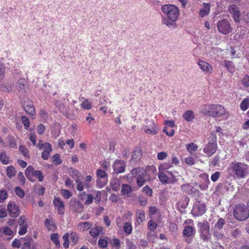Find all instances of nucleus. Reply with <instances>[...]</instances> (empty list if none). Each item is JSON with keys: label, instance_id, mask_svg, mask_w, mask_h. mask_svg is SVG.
Instances as JSON below:
<instances>
[{"label": "nucleus", "instance_id": "79ce46f5", "mask_svg": "<svg viewBox=\"0 0 249 249\" xmlns=\"http://www.w3.org/2000/svg\"><path fill=\"white\" fill-rule=\"evenodd\" d=\"M70 238L71 241L74 244H76L79 241V237L78 235L75 232H71V233Z\"/></svg>", "mask_w": 249, "mask_h": 249}, {"label": "nucleus", "instance_id": "5fc2aeb1", "mask_svg": "<svg viewBox=\"0 0 249 249\" xmlns=\"http://www.w3.org/2000/svg\"><path fill=\"white\" fill-rule=\"evenodd\" d=\"M220 173L218 171L215 172L211 176V179L213 182L216 181L220 177Z\"/></svg>", "mask_w": 249, "mask_h": 249}, {"label": "nucleus", "instance_id": "72a5a7b5", "mask_svg": "<svg viewBox=\"0 0 249 249\" xmlns=\"http://www.w3.org/2000/svg\"><path fill=\"white\" fill-rule=\"evenodd\" d=\"M81 107L85 109L89 110L91 108V104L88 99H85L81 103Z\"/></svg>", "mask_w": 249, "mask_h": 249}, {"label": "nucleus", "instance_id": "cd10ccee", "mask_svg": "<svg viewBox=\"0 0 249 249\" xmlns=\"http://www.w3.org/2000/svg\"><path fill=\"white\" fill-rule=\"evenodd\" d=\"M225 66L227 68L228 71L230 72L233 73L235 71V68L233 63L230 61L225 60L224 62Z\"/></svg>", "mask_w": 249, "mask_h": 249}, {"label": "nucleus", "instance_id": "f3484780", "mask_svg": "<svg viewBox=\"0 0 249 249\" xmlns=\"http://www.w3.org/2000/svg\"><path fill=\"white\" fill-rule=\"evenodd\" d=\"M216 150V144L213 142H209L205 145L203 148V152L206 154L208 157H211L215 153Z\"/></svg>", "mask_w": 249, "mask_h": 249}, {"label": "nucleus", "instance_id": "0eeeda50", "mask_svg": "<svg viewBox=\"0 0 249 249\" xmlns=\"http://www.w3.org/2000/svg\"><path fill=\"white\" fill-rule=\"evenodd\" d=\"M131 174L136 178L137 184L139 187H142L146 182V179L144 178L146 171L142 168H134L131 171Z\"/></svg>", "mask_w": 249, "mask_h": 249}, {"label": "nucleus", "instance_id": "a18cd8bd", "mask_svg": "<svg viewBox=\"0 0 249 249\" xmlns=\"http://www.w3.org/2000/svg\"><path fill=\"white\" fill-rule=\"evenodd\" d=\"M50 148L47 150V151L43 150V152L41 153V157L44 160H47L50 156Z\"/></svg>", "mask_w": 249, "mask_h": 249}, {"label": "nucleus", "instance_id": "de8ad7c7", "mask_svg": "<svg viewBox=\"0 0 249 249\" xmlns=\"http://www.w3.org/2000/svg\"><path fill=\"white\" fill-rule=\"evenodd\" d=\"M61 195L66 199H69L71 196V193L68 190L62 189Z\"/></svg>", "mask_w": 249, "mask_h": 249}, {"label": "nucleus", "instance_id": "8fccbe9b", "mask_svg": "<svg viewBox=\"0 0 249 249\" xmlns=\"http://www.w3.org/2000/svg\"><path fill=\"white\" fill-rule=\"evenodd\" d=\"M157 224L155 221L153 220H150L149 221L148 223V227L150 231H152L155 230L157 228Z\"/></svg>", "mask_w": 249, "mask_h": 249}, {"label": "nucleus", "instance_id": "ddd939ff", "mask_svg": "<svg viewBox=\"0 0 249 249\" xmlns=\"http://www.w3.org/2000/svg\"><path fill=\"white\" fill-rule=\"evenodd\" d=\"M206 205L200 201L196 202L192 211V214L195 216L202 215L206 212Z\"/></svg>", "mask_w": 249, "mask_h": 249}, {"label": "nucleus", "instance_id": "052dcab7", "mask_svg": "<svg viewBox=\"0 0 249 249\" xmlns=\"http://www.w3.org/2000/svg\"><path fill=\"white\" fill-rule=\"evenodd\" d=\"M44 224L48 230L50 231L53 229V225L51 223L49 219H46L44 221Z\"/></svg>", "mask_w": 249, "mask_h": 249}, {"label": "nucleus", "instance_id": "a19ab883", "mask_svg": "<svg viewBox=\"0 0 249 249\" xmlns=\"http://www.w3.org/2000/svg\"><path fill=\"white\" fill-rule=\"evenodd\" d=\"M45 130L46 126L42 124H39L37 126V132L39 135L43 134Z\"/></svg>", "mask_w": 249, "mask_h": 249}, {"label": "nucleus", "instance_id": "4be33fe9", "mask_svg": "<svg viewBox=\"0 0 249 249\" xmlns=\"http://www.w3.org/2000/svg\"><path fill=\"white\" fill-rule=\"evenodd\" d=\"M18 151L23 156L24 158H30L29 151L25 145H20L18 148Z\"/></svg>", "mask_w": 249, "mask_h": 249}, {"label": "nucleus", "instance_id": "f257e3e1", "mask_svg": "<svg viewBox=\"0 0 249 249\" xmlns=\"http://www.w3.org/2000/svg\"><path fill=\"white\" fill-rule=\"evenodd\" d=\"M162 23L168 27H176L179 15L178 7L172 4H164L161 7Z\"/></svg>", "mask_w": 249, "mask_h": 249}, {"label": "nucleus", "instance_id": "1a4fd4ad", "mask_svg": "<svg viewBox=\"0 0 249 249\" xmlns=\"http://www.w3.org/2000/svg\"><path fill=\"white\" fill-rule=\"evenodd\" d=\"M198 227L200 232L201 239L204 241H208L211 237L209 223L207 221L199 223Z\"/></svg>", "mask_w": 249, "mask_h": 249}, {"label": "nucleus", "instance_id": "6e6552de", "mask_svg": "<svg viewBox=\"0 0 249 249\" xmlns=\"http://www.w3.org/2000/svg\"><path fill=\"white\" fill-rule=\"evenodd\" d=\"M25 174L28 179L31 181H34V177H36L39 181H42L44 177L42 172L40 170H35L32 166L27 167Z\"/></svg>", "mask_w": 249, "mask_h": 249}, {"label": "nucleus", "instance_id": "20e7f679", "mask_svg": "<svg viewBox=\"0 0 249 249\" xmlns=\"http://www.w3.org/2000/svg\"><path fill=\"white\" fill-rule=\"evenodd\" d=\"M230 169L232 170L237 178H244L247 176L248 166L244 163L234 161L231 163Z\"/></svg>", "mask_w": 249, "mask_h": 249}, {"label": "nucleus", "instance_id": "603ef678", "mask_svg": "<svg viewBox=\"0 0 249 249\" xmlns=\"http://www.w3.org/2000/svg\"><path fill=\"white\" fill-rule=\"evenodd\" d=\"M53 161L55 162L56 164H60L62 163V160L60 158L59 154H55L53 156L52 158Z\"/></svg>", "mask_w": 249, "mask_h": 249}, {"label": "nucleus", "instance_id": "412c9836", "mask_svg": "<svg viewBox=\"0 0 249 249\" xmlns=\"http://www.w3.org/2000/svg\"><path fill=\"white\" fill-rule=\"evenodd\" d=\"M102 231V228L101 227H95L90 229L89 233L93 237L96 238L100 235Z\"/></svg>", "mask_w": 249, "mask_h": 249}, {"label": "nucleus", "instance_id": "c756f323", "mask_svg": "<svg viewBox=\"0 0 249 249\" xmlns=\"http://www.w3.org/2000/svg\"><path fill=\"white\" fill-rule=\"evenodd\" d=\"M225 224V220L222 218H220L214 225V229L220 230L223 228V225Z\"/></svg>", "mask_w": 249, "mask_h": 249}, {"label": "nucleus", "instance_id": "2eb2a0df", "mask_svg": "<svg viewBox=\"0 0 249 249\" xmlns=\"http://www.w3.org/2000/svg\"><path fill=\"white\" fill-rule=\"evenodd\" d=\"M114 171L117 173H124L125 168V162L123 160H117L113 165Z\"/></svg>", "mask_w": 249, "mask_h": 249}, {"label": "nucleus", "instance_id": "b1692460", "mask_svg": "<svg viewBox=\"0 0 249 249\" xmlns=\"http://www.w3.org/2000/svg\"><path fill=\"white\" fill-rule=\"evenodd\" d=\"M7 209L10 216L12 217H15L16 204H13L12 203H9L7 205Z\"/></svg>", "mask_w": 249, "mask_h": 249}, {"label": "nucleus", "instance_id": "c85d7f7f", "mask_svg": "<svg viewBox=\"0 0 249 249\" xmlns=\"http://www.w3.org/2000/svg\"><path fill=\"white\" fill-rule=\"evenodd\" d=\"M204 6H205V9H201L199 12V16L203 18L205 16L209 14L210 12V7L208 3H204Z\"/></svg>", "mask_w": 249, "mask_h": 249}, {"label": "nucleus", "instance_id": "c03bdc74", "mask_svg": "<svg viewBox=\"0 0 249 249\" xmlns=\"http://www.w3.org/2000/svg\"><path fill=\"white\" fill-rule=\"evenodd\" d=\"M0 160L4 164H7L9 161V159L5 153H1L0 156Z\"/></svg>", "mask_w": 249, "mask_h": 249}, {"label": "nucleus", "instance_id": "338daca9", "mask_svg": "<svg viewBox=\"0 0 249 249\" xmlns=\"http://www.w3.org/2000/svg\"><path fill=\"white\" fill-rule=\"evenodd\" d=\"M138 201L142 206H145L147 203V199L144 196H140Z\"/></svg>", "mask_w": 249, "mask_h": 249}, {"label": "nucleus", "instance_id": "6e6d98bb", "mask_svg": "<svg viewBox=\"0 0 249 249\" xmlns=\"http://www.w3.org/2000/svg\"><path fill=\"white\" fill-rule=\"evenodd\" d=\"M141 157V152L139 151H135L133 153L132 159L134 160H137L140 159Z\"/></svg>", "mask_w": 249, "mask_h": 249}, {"label": "nucleus", "instance_id": "e433bc0d", "mask_svg": "<svg viewBox=\"0 0 249 249\" xmlns=\"http://www.w3.org/2000/svg\"><path fill=\"white\" fill-rule=\"evenodd\" d=\"M198 146L194 143L191 142L187 145V149L188 152L192 153L197 150Z\"/></svg>", "mask_w": 249, "mask_h": 249}, {"label": "nucleus", "instance_id": "f704fd0d", "mask_svg": "<svg viewBox=\"0 0 249 249\" xmlns=\"http://www.w3.org/2000/svg\"><path fill=\"white\" fill-rule=\"evenodd\" d=\"M18 224L19 226H28L27 222V219L24 215L20 216L18 220Z\"/></svg>", "mask_w": 249, "mask_h": 249}, {"label": "nucleus", "instance_id": "ea45409f", "mask_svg": "<svg viewBox=\"0 0 249 249\" xmlns=\"http://www.w3.org/2000/svg\"><path fill=\"white\" fill-rule=\"evenodd\" d=\"M220 162V157L219 155L215 156L210 162V165L213 166H218Z\"/></svg>", "mask_w": 249, "mask_h": 249}, {"label": "nucleus", "instance_id": "c9c22d12", "mask_svg": "<svg viewBox=\"0 0 249 249\" xmlns=\"http://www.w3.org/2000/svg\"><path fill=\"white\" fill-rule=\"evenodd\" d=\"M181 188L184 192L190 194L193 187L189 184H184L181 185Z\"/></svg>", "mask_w": 249, "mask_h": 249}, {"label": "nucleus", "instance_id": "a878e982", "mask_svg": "<svg viewBox=\"0 0 249 249\" xmlns=\"http://www.w3.org/2000/svg\"><path fill=\"white\" fill-rule=\"evenodd\" d=\"M136 218L137 221L140 222H142L145 219V213L141 210H137L136 212Z\"/></svg>", "mask_w": 249, "mask_h": 249}, {"label": "nucleus", "instance_id": "5701e85b", "mask_svg": "<svg viewBox=\"0 0 249 249\" xmlns=\"http://www.w3.org/2000/svg\"><path fill=\"white\" fill-rule=\"evenodd\" d=\"M183 118L187 122L192 121L195 118L194 112L192 110L186 111L183 115Z\"/></svg>", "mask_w": 249, "mask_h": 249}, {"label": "nucleus", "instance_id": "aec40b11", "mask_svg": "<svg viewBox=\"0 0 249 249\" xmlns=\"http://www.w3.org/2000/svg\"><path fill=\"white\" fill-rule=\"evenodd\" d=\"M91 223L89 222H80L77 225V229L81 231H85L90 229Z\"/></svg>", "mask_w": 249, "mask_h": 249}, {"label": "nucleus", "instance_id": "473e14b6", "mask_svg": "<svg viewBox=\"0 0 249 249\" xmlns=\"http://www.w3.org/2000/svg\"><path fill=\"white\" fill-rule=\"evenodd\" d=\"M132 191L130 186L127 184H123L122 187V193L123 195H126L131 192Z\"/></svg>", "mask_w": 249, "mask_h": 249}, {"label": "nucleus", "instance_id": "bf43d9fd", "mask_svg": "<svg viewBox=\"0 0 249 249\" xmlns=\"http://www.w3.org/2000/svg\"><path fill=\"white\" fill-rule=\"evenodd\" d=\"M39 114L40 117L42 118L43 120L46 121L48 118V113L44 109L40 110L39 111Z\"/></svg>", "mask_w": 249, "mask_h": 249}, {"label": "nucleus", "instance_id": "13d9d810", "mask_svg": "<svg viewBox=\"0 0 249 249\" xmlns=\"http://www.w3.org/2000/svg\"><path fill=\"white\" fill-rule=\"evenodd\" d=\"M98 245L100 247L105 248L107 246V242L104 239H100L98 241Z\"/></svg>", "mask_w": 249, "mask_h": 249}, {"label": "nucleus", "instance_id": "9b49d317", "mask_svg": "<svg viewBox=\"0 0 249 249\" xmlns=\"http://www.w3.org/2000/svg\"><path fill=\"white\" fill-rule=\"evenodd\" d=\"M218 31L223 35H228L231 33L232 28L230 22L226 19H221L217 23Z\"/></svg>", "mask_w": 249, "mask_h": 249}, {"label": "nucleus", "instance_id": "a211bd4d", "mask_svg": "<svg viewBox=\"0 0 249 249\" xmlns=\"http://www.w3.org/2000/svg\"><path fill=\"white\" fill-rule=\"evenodd\" d=\"M197 64L201 71L205 74H210L212 72V67L208 63L202 60H198Z\"/></svg>", "mask_w": 249, "mask_h": 249}, {"label": "nucleus", "instance_id": "393cba45", "mask_svg": "<svg viewBox=\"0 0 249 249\" xmlns=\"http://www.w3.org/2000/svg\"><path fill=\"white\" fill-rule=\"evenodd\" d=\"M240 109L245 111L249 107V97L245 98L241 103L240 105Z\"/></svg>", "mask_w": 249, "mask_h": 249}, {"label": "nucleus", "instance_id": "6ab92c4d", "mask_svg": "<svg viewBox=\"0 0 249 249\" xmlns=\"http://www.w3.org/2000/svg\"><path fill=\"white\" fill-rule=\"evenodd\" d=\"M196 230L194 226L191 225L184 226L183 235L184 237H190L195 234Z\"/></svg>", "mask_w": 249, "mask_h": 249}, {"label": "nucleus", "instance_id": "7ed1b4c3", "mask_svg": "<svg viewBox=\"0 0 249 249\" xmlns=\"http://www.w3.org/2000/svg\"><path fill=\"white\" fill-rule=\"evenodd\" d=\"M172 165L169 163H164L158 167V178L162 184H174L178 179L172 171L168 170Z\"/></svg>", "mask_w": 249, "mask_h": 249}, {"label": "nucleus", "instance_id": "680f3d73", "mask_svg": "<svg viewBox=\"0 0 249 249\" xmlns=\"http://www.w3.org/2000/svg\"><path fill=\"white\" fill-rule=\"evenodd\" d=\"M108 103L109 104H111L112 102L108 99V98L106 96L103 97V98L101 99V100L99 101L100 105H105Z\"/></svg>", "mask_w": 249, "mask_h": 249}, {"label": "nucleus", "instance_id": "49530a36", "mask_svg": "<svg viewBox=\"0 0 249 249\" xmlns=\"http://www.w3.org/2000/svg\"><path fill=\"white\" fill-rule=\"evenodd\" d=\"M28 226H19L18 233L19 235L25 234L27 231V228Z\"/></svg>", "mask_w": 249, "mask_h": 249}, {"label": "nucleus", "instance_id": "69168bd1", "mask_svg": "<svg viewBox=\"0 0 249 249\" xmlns=\"http://www.w3.org/2000/svg\"><path fill=\"white\" fill-rule=\"evenodd\" d=\"M126 249H135L136 247L132 241L127 240L126 242Z\"/></svg>", "mask_w": 249, "mask_h": 249}, {"label": "nucleus", "instance_id": "2f4dec72", "mask_svg": "<svg viewBox=\"0 0 249 249\" xmlns=\"http://www.w3.org/2000/svg\"><path fill=\"white\" fill-rule=\"evenodd\" d=\"M16 174L15 168L13 166H9L6 169V175L8 177L11 178L12 177H14Z\"/></svg>", "mask_w": 249, "mask_h": 249}, {"label": "nucleus", "instance_id": "39448f33", "mask_svg": "<svg viewBox=\"0 0 249 249\" xmlns=\"http://www.w3.org/2000/svg\"><path fill=\"white\" fill-rule=\"evenodd\" d=\"M233 215L238 220H245L249 217V209L244 204H237L234 208Z\"/></svg>", "mask_w": 249, "mask_h": 249}, {"label": "nucleus", "instance_id": "f8f14e48", "mask_svg": "<svg viewBox=\"0 0 249 249\" xmlns=\"http://www.w3.org/2000/svg\"><path fill=\"white\" fill-rule=\"evenodd\" d=\"M97 186L100 188L105 186L107 182V174L103 170L99 169L97 171Z\"/></svg>", "mask_w": 249, "mask_h": 249}, {"label": "nucleus", "instance_id": "09e8293b", "mask_svg": "<svg viewBox=\"0 0 249 249\" xmlns=\"http://www.w3.org/2000/svg\"><path fill=\"white\" fill-rule=\"evenodd\" d=\"M167 153L165 152H160L157 154V159L160 160H162L167 157Z\"/></svg>", "mask_w": 249, "mask_h": 249}, {"label": "nucleus", "instance_id": "4d7b16f0", "mask_svg": "<svg viewBox=\"0 0 249 249\" xmlns=\"http://www.w3.org/2000/svg\"><path fill=\"white\" fill-rule=\"evenodd\" d=\"M45 188L43 186H40L39 187L35 188V192L39 195L42 196L44 195L45 192Z\"/></svg>", "mask_w": 249, "mask_h": 249}, {"label": "nucleus", "instance_id": "0e129e2a", "mask_svg": "<svg viewBox=\"0 0 249 249\" xmlns=\"http://www.w3.org/2000/svg\"><path fill=\"white\" fill-rule=\"evenodd\" d=\"M92 177L91 176H88L86 178L85 185L86 187L88 188H89L90 187V181H91Z\"/></svg>", "mask_w": 249, "mask_h": 249}, {"label": "nucleus", "instance_id": "e2e57ef3", "mask_svg": "<svg viewBox=\"0 0 249 249\" xmlns=\"http://www.w3.org/2000/svg\"><path fill=\"white\" fill-rule=\"evenodd\" d=\"M27 82L25 79H21L19 81V88L20 90H24L26 86Z\"/></svg>", "mask_w": 249, "mask_h": 249}, {"label": "nucleus", "instance_id": "58836bf2", "mask_svg": "<svg viewBox=\"0 0 249 249\" xmlns=\"http://www.w3.org/2000/svg\"><path fill=\"white\" fill-rule=\"evenodd\" d=\"M21 119L24 128L27 129L30 124L29 119L25 116H22Z\"/></svg>", "mask_w": 249, "mask_h": 249}, {"label": "nucleus", "instance_id": "864d4df0", "mask_svg": "<svg viewBox=\"0 0 249 249\" xmlns=\"http://www.w3.org/2000/svg\"><path fill=\"white\" fill-rule=\"evenodd\" d=\"M185 162L189 165H192L195 164V159L192 157H189L184 159Z\"/></svg>", "mask_w": 249, "mask_h": 249}, {"label": "nucleus", "instance_id": "4468645a", "mask_svg": "<svg viewBox=\"0 0 249 249\" xmlns=\"http://www.w3.org/2000/svg\"><path fill=\"white\" fill-rule=\"evenodd\" d=\"M53 204L57 213L60 215H63L65 213V205L63 201L59 197H54Z\"/></svg>", "mask_w": 249, "mask_h": 249}, {"label": "nucleus", "instance_id": "dca6fc26", "mask_svg": "<svg viewBox=\"0 0 249 249\" xmlns=\"http://www.w3.org/2000/svg\"><path fill=\"white\" fill-rule=\"evenodd\" d=\"M229 11L232 15L235 22H239L240 21V13L237 5H231L229 8Z\"/></svg>", "mask_w": 249, "mask_h": 249}, {"label": "nucleus", "instance_id": "3c124183", "mask_svg": "<svg viewBox=\"0 0 249 249\" xmlns=\"http://www.w3.org/2000/svg\"><path fill=\"white\" fill-rule=\"evenodd\" d=\"M242 84L245 87H249V75L246 74L242 80Z\"/></svg>", "mask_w": 249, "mask_h": 249}, {"label": "nucleus", "instance_id": "f03ea898", "mask_svg": "<svg viewBox=\"0 0 249 249\" xmlns=\"http://www.w3.org/2000/svg\"><path fill=\"white\" fill-rule=\"evenodd\" d=\"M199 112L206 116L216 117H223L227 119L228 112L226 108L219 104H205L201 106Z\"/></svg>", "mask_w": 249, "mask_h": 249}, {"label": "nucleus", "instance_id": "423d86ee", "mask_svg": "<svg viewBox=\"0 0 249 249\" xmlns=\"http://www.w3.org/2000/svg\"><path fill=\"white\" fill-rule=\"evenodd\" d=\"M21 107L29 116L34 119L36 116V111L33 102L28 98L23 99L21 101Z\"/></svg>", "mask_w": 249, "mask_h": 249}, {"label": "nucleus", "instance_id": "9d476101", "mask_svg": "<svg viewBox=\"0 0 249 249\" xmlns=\"http://www.w3.org/2000/svg\"><path fill=\"white\" fill-rule=\"evenodd\" d=\"M144 122L146 124L143 125L142 129L146 134L154 135L158 133L159 127L153 120L146 119Z\"/></svg>", "mask_w": 249, "mask_h": 249}, {"label": "nucleus", "instance_id": "bb28decb", "mask_svg": "<svg viewBox=\"0 0 249 249\" xmlns=\"http://www.w3.org/2000/svg\"><path fill=\"white\" fill-rule=\"evenodd\" d=\"M123 230L125 234L127 235L131 234L132 231V227L130 223L126 222L124 224Z\"/></svg>", "mask_w": 249, "mask_h": 249}, {"label": "nucleus", "instance_id": "7c9ffc66", "mask_svg": "<svg viewBox=\"0 0 249 249\" xmlns=\"http://www.w3.org/2000/svg\"><path fill=\"white\" fill-rule=\"evenodd\" d=\"M110 185L112 189L115 191H117L120 188V181L118 179H115L111 181Z\"/></svg>", "mask_w": 249, "mask_h": 249}, {"label": "nucleus", "instance_id": "4c0bfd02", "mask_svg": "<svg viewBox=\"0 0 249 249\" xmlns=\"http://www.w3.org/2000/svg\"><path fill=\"white\" fill-rule=\"evenodd\" d=\"M142 191L146 195L151 196H152L153 191L152 189L148 185L144 186Z\"/></svg>", "mask_w": 249, "mask_h": 249}, {"label": "nucleus", "instance_id": "774afa93", "mask_svg": "<svg viewBox=\"0 0 249 249\" xmlns=\"http://www.w3.org/2000/svg\"><path fill=\"white\" fill-rule=\"evenodd\" d=\"M112 245L116 247L117 249H119L120 246V240L118 238H114L112 240Z\"/></svg>", "mask_w": 249, "mask_h": 249}, {"label": "nucleus", "instance_id": "37998d69", "mask_svg": "<svg viewBox=\"0 0 249 249\" xmlns=\"http://www.w3.org/2000/svg\"><path fill=\"white\" fill-rule=\"evenodd\" d=\"M51 239L56 245V246H59L60 242L58 239V234L57 233H53L51 236Z\"/></svg>", "mask_w": 249, "mask_h": 249}]
</instances>
